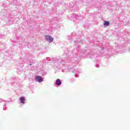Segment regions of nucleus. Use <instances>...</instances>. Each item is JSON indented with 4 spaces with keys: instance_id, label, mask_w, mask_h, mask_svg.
Segmentation results:
<instances>
[{
    "instance_id": "nucleus-5",
    "label": "nucleus",
    "mask_w": 130,
    "mask_h": 130,
    "mask_svg": "<svg viewBox=\"0 0 130 130\" xmlns=\"http://www.w3.org/2000/svg\"><path fill=\"white\" fill-rule=\"evenodd\" d=\"M104 25V26H109V22L105 21Z\"/></svg>"
},
{
    "instance_id": "nucleus-2",
    "label": "nucleus",
    "mask_w": 130,
    "mask_h": 130,
    "mask_svg": "<svg viewBox=\"0 0 130 130\" xmlns=\"http://www.w3.org/2000/svg\"><path fill=\"white\" fill-rule=\"evenodd\" d=\"M35 80H36V81H38L39 83H41V82L43 81V79H42V77L39 76H35Z\"/></svg>"
},
{
    "instance_id": "nucleus-3",
    "label": "nucleus",
    "mask_w": 130,
    "mask_h": 130,
    "mask_svg": "<svg viewBox=\"0 0 130 130\" xmlns=\"http://www.w3.org/2000/svg\"><path fill=\"white\" fill-rule=\"evenodd\" d=\"M61 84V81L60 79H57L55 82V85H57V86H60Z\"/></svg>"
},
{
    "instance_id": "nucleus-1",
    "label": "nucleus",
    "mask_w": 130,
    "mask_h": 130,
    "mask_svg": "<svg viewBox=\"0 0 130 130\" xmlns=\"http://www.w3.org/2000/svg\"><path fill=\"white\" fill-rule=\"evenodd\" d=\"M45 39L46 40H47V41H49V42L50 43H51L52 42V41H53V38H52V37L48 35L45 36Z\"/></svg>"
},
{
    "instance_id": "nucleus-4",
    "label": "nucleus",
    "mask_w": 130,
    "mask_h": 130,
    "mask_svg": "<svg viewBox=\"0 0 130 130\" xmlns=\"http://www.w3.org/2000/svg\"><path fill=\"white\" fill-rule=\"evenodd\" d=\"M21 103H25V98L24 96H22L20 98Z\"/></svg>"
}]
</instances>
